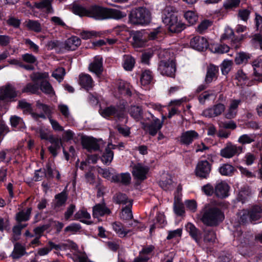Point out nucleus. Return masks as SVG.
Wrapping results in <instances>:
<instances>
[{
	"label": "nucleus",
	"mask_w": 262,
	"mask_h": 262,
	"mask_svg": "<svg viewBox=\"0 0 262 262\" xmlns=\"http://www.w3.org/2000/svg\"><path fill=\"white\" fill-rule=\"evenodd\" d=\"M18 107L21 109H24V113H30V112H31V111H33L32 108L31 107V104L23 100L19 101Z\"/></svg>",
	"instance_id": "nucleus-55"
},
{
	"label": "nucleus",
	"mask_w": 262,
	"mask_h": 262,
	"mask_svg": "<svg viewBox=\"0 0 262 262\" xmlns=\"http://www.w3.org/2000/svg\"><path fill=\"white\" fill-rule=\"evenodd\" d=\"M72 11L76 15L80 16H88L89 8L86 9L81 5L73 4L72 6Z\"/></svg>",
	"instance_id": "nucleus-29"
},
{
	"label": "nucleus",
	"mask_w": 262,
	"mask_h": 262,
	"mask_svg": "<svg viewBox=\"0 0 262 262\" xmlns=\"http://www.w3.org/2000/svg\"><path fill=\"white\" fill-rule=\"evenodd\" d=\"M61 145L62 142L60 140L56 143L52 144V145L48 147V149L53 157H56L57 155V150L60 149Z\"/></svg>",
	"instance_id": "nucleus-50"
},
{
	"label": "nucleus",
	"mask_w": 262,
	"mask_h": 262,
	"mask_svg": "<svg viewBox=\"0 0 262 262\" xmlns=\"http://www.w3.org/2000/svg\"><path fill=\"white\" fill-rule=\"evenodd\" d=\"M202 216L201 219L204 224L210 226H216L224 219L223 212L217 207L205 205L202 210Z\"/></svg>",
	"instance_id": "nucleus-2"
},
{
	"label": "nucleus",
	"mask_w": 262,
	"mask_h": 262,
	"mask_svg": "<svg viewBox=\"0 0 262 262\" xmlns=\"http://www.w3.org/2000/svg\"><path fill=\"white\" fill-rule=\"evenodd\" d=\"M212 165L207 160L199 161L195 167V174L200 179H207L211 171Z\"/></svg>",
	"instance_id": "nucleus-6"
},
{
	"label": "nucleus",
	"mask_w": 262,
	"mask_h": 262,
	"mask_svg": "<svg viewBox=\"0 0 262 262\" xmlns=\"http://www.w3.org/2000/svg\"><path fill=\"white\" fill-rule=\"evenodd\" d=\"M135 59L132 57H127L125 61L123 64L124 68L126 70H131L134 66Z\"/></svg>",
	"instance_id": "nucleus-56"
},
{
	"label": "nucleus",
	"mask_w": 262,
	"mask_h": 262,
	"mask_svg": "<svg viewBox=\"0 0 262 262\" xmlns=\"http://www.w3.org/2000/svg\"><path fill=\"white\" fill-rule=\"evenodd\" d=\"M143 35L141 32H136L133 36V45L135 47H141L144 44V41L142 38Z\"/></svg>",
	"instance_id": "nucleus-33"
},
{
	"label": "nucleus",
	"mask_w": 262,
	"mask_h": 262,
	"mask_svg": "<svg viewBox=\"0 0 262 262\" xmlns=\"http://www.w3.org/2000/svg\"><path fill=\"white\" fill-rule=\"evenodd\" d=\"M129 111L130 115L135 119L139 120L143 118V110L140 106H132Z\"/></svg>",
	"instance_id": "nucleus-32"
},
{
	"label": "nucleus",
	"mask_w": 262,
	"mask_h": 262,
	"mask_svg": "<svg viewBox=\"0 0 262 262\" xmlns=\"http://www.w3.org/2000/svg\"><path fill=\"white\" fill-rule=\"evenodd\" d=\"M76 219L82 218L89 219L90 218V214L85 210L82 209L76 212L74 215Z\"/></svg>",
	"instance_id": "nucleus-61"
},
{
	"label": "nucleus",
	"mask_w": 262,
	"mask_h": 262,
	"mask_svg": "<svg viewBox=\"0 0 262 262\" xmlns=\"http://www.w3.org/2000/svg\"><path fill=\"white\" fill-rule=\"evenodd\" d=\"M2 96L0 97V99L4 100L7 98H13L16 97V93L15 89L10 84H7L5 86L2 87Z\"/></svg>",
	"instance_id": "nucleus-17"
},
{
	"label": "nucleus",
	"mask_w": 262,
	"mask_h": 262,
	"mask_svg": "<svg viewBox=\"0 0 262 262\" xmlns=\"http://www.w3.org/2000/svg\"><path fill=\"white\" fill-rule=\"evenodd\" d=\"M81 45V39L77 36H72L61 43V48L70 51L75 50Z\"/></svg>",
	"instance_id": "nucleus-12"
},
{
	"label": "nucleus",
	"mask_w": 262,
	"mask_h": 262,
	"mask_svg": "<svg viewBox=\"0 0 262 262\" xmlns=\"http://www.w3.org/2000/svg\"><path fill=\"white\" fill-rule=\"evenodd\" d=\"M55 202L54 204V209H56L65 205L68 199V195L66 192L63 191L56 194L55 196Z\"/></svg>",
	"instance_id": "nucleus-24"
},
{
	"label": "nucleus",
	"mask_w": 262,
	"mask_h": 262,
	"mask_svg": "<svg viewBox=\"0 0 262 262\" xmlns=\"http://www.w3.org/2000/svg\"><path fill=\"white\" fill-rule=\"evenodd\" d=\"M32 8H36L38 9L44 10L47 13H50L52 11L51 3L49 0H42L39 2L34 3Z\"/></svg>",
	"instance_id": "nucleus-23"
},
{
	"label": "nucleus",
	"mask_w": 262,
	"mask_h": 262,
	"mask_svg": "<svg viewBox=\"0 0 262 262\" xmlns=\"http://www.w3.org/2000/svg\"><path fill=\"white\" fill-rule=\"evenodd\" d=\"M79 83L86 89L91 88L93 86V80L89 75H82L79 77Z\"/></svg>",
	"instance_id": "nucleus-30"
},
{
	"label": "nucleus",
	"mask_w": 262,
	"mask_h": 262,
	"mask_svg": "<svg viewBox=\"0 0 262 262\" xmlns=\"http://www.w3.org/2000/svg\"><path fill=\"white\" fill-rule=\"evenodd\" d=\"M163 125V121L160 119L156 118L149 123H143V128L145 130H148L149 134L152 136H155L161 128Z\"/></svg>",
	"instance_id": "nucleus-8"
},
{
	"label": "nucleus",
	"mask_w": 262,
	"mask_h": 262,
	"mask_svg": "<svg viewBox=\"0 0 262 262\" xmlns=\"http://www.w3.org/2000/svg\"><path fill=\"white\" fill-rule=\"evenodd\" d=\"M160 187L165 190H168L173 188L172 181L170 178L161 181L159 183Z\"/></svg>",
	"instance_id": "nucleus-49"
},
{
	"label": "nucleus",
	"mask_w": 262,
	"mask_h": 262,
	"mask_svg": "<svg viewBox=\"0 0 262 262\" xmlns=\"http://www.w3.org/2000/svg\"><path fill=\"white\" fill-rule=\"evenodd\" d=\"M115 145L112 144H108L107 147L105 148V151L101 157L102 161L105 164L110 163L114 157V153L111 150L112 148H114Z\"/></svg>",
	"instance_id": "nucleus-21"
},
{
	"label": "nucleus",
	"mask_w": 262,
	"mask_h": 262,
	"mask_svg": "<svg viewBox=\"0 0 262 262\" xmlns=\"http://www.w3.org/2000/svg\"><path fill=\"white\" fill-rule=\"evenodd\" d=\"M11 125L13 127H17L18 125H20L21 128L25 127V125L23 120L21 118L14 115L12 116L10 119Z\"/></svg>",
	"instance_id": "nucleus-40"
},
{
	"label": "nucleus",
	"mask_w": 262,
	"mask_h": 262,
	"mask_svg": "<svg viewBox=\"0 0 262 262\" xmlns=\"http://www.w3.org/2000/svg\"><path fill=\"white\" fill-rule=\"evenodd\" d=\"M182 233V229H178L175 230L170 231L167 237V239H171L177 236H181Z\"/></svg>",
	"instance_id": "nucleus-64"
},
{
	"label": "nucleus",
	"mask_w": 262,
	"mask_h": 262,
	"mask_svg": "<svg viewBox=\"0 0 262 262\" xmlns=\"http://www.w3.org/2000/svg\"><path fill=\"white\" fill-rule=\"evenodd\" d=\"M202 190L207 196H211L214 193V187L210 183L203 186L202 187Z\"/></svg>",
	"instance_id": "nucleus-54"
},
{
	"label": "nucleus",
	"mask_w": 262,
	"mask_h": 262,
	"mask_svg": "<svg viewBox=\"0 0 262 262\" xmlns=\"http://www.w3.org/2000/svg\"><path fill=\"white\" fill-rule=\"evenodd\" d=\"M25 247L19 243H15L14 245V249L10 255L13 259H18L26 254Z\"/></svg>",
	"instance_id": "nucleus-19"
},
{
	"label": "nucleus",
	"mask_w": 262,
	"mask_h": 262,
	"mask_svg": "<svg viewBox=\"0 0 262 262\" xmlns=\"http://www.w3.org/2000/svg\"><path fill=\"white\" fill-rule=\"evenodd\" d=\"M32 211L31 208H28L26 212L22 210L16 214L15 220L20 223L21 222H26L29 220L30 215Z\"/></svg>",
	"instance_id": "nucleus-28"
},
{
	"label": "nucleus",
	"mask_w": 262,
	"mask_h": 262,
	"mask_svg": "<svg viewBox=\"0 0 262 262\" xmlns=\"http://www.w3.org/2000/svg\"><path fill=\"white\" fill-rule=\"evenodd\" d=\"M23 60L27 63L32 64L37 61L36 58L31 54L26 53L22 55Z\"/></svg>",
	"instance_id": "nucleus-59"
},
{
	"label": "nucleus",
	"mask_w": 262,
	"mask_h": 262,
	"mask_svg": "<svg viewBox=\"0 0 262 262\" xmlns=\"http://www.w3.org/2000/svg\"><path fill=\"white\" fill-rule=\"evenodd\" d=\"M163 22L172 33H179L185 28V24L178 21V16L171 7H167L163 11Z\"/></svg>",
	"instance_id": "nucleus-3"
},
{
	"label": "nucleus",
	"mask_w": 262,
	"mask_h": 262,
	"mask_svg": "<svg viewBox=\"0 0 262 262\" xmlns=\"http://www.w3.org/2000/svg\"><path fill=\"white\" fill-rule=\"evenodd\" d=\"M129 21L134 25H147L151 19L149 11L144 7L133 9L128 15Z\"/></svg>",
	"instance_id": "nucleus-4"
},
{
	"label": "nucleus",
	"mask_w": 262,
	"mask_h": 262,
	"mask_svg": "<svg viewBox=\"0 0 262 262\" xmlns=\"http://www.w3.org/2000/svg\"><path fill=\"white\" fill-rule=\"evenodd\" d=\"M117 111V107L110 106L105 108L102 112V115L104 117H109L111 116H115Z\"/></svg>",
	"instance_id": "nucleus-52"
},
{
	"label": "nucleus",
	"mask_w": 262,
	"mask_h": 262,
	"mask_svg": "<svg viewBox=\"0 0 262 262\" xmlns=\"http://www.w3.org/2000/svg\"><path fill=\"white\" fill-rule=\"evenodd\" d=\"M225 109V106L222 103L214 105L212 108H209L204 110L203 115L205 117L212 118L220 115Z\"/></svg>",
	"instance_id": "nucleus-11"
},
{
	"label": "nucleus",
	"mask_w": 262,
	"mask_h": 262,
	"mask_svg": "<svg viewBox=\"0 0 262 262\" xmlns=\"http://www.w3.org/2000/svg\"><path fill=\"white\" fill-rule=\"evenodd\" d=\"M81 142L82 146L89 151H96L99 149V145L97 143V140L94 138L83 137Z\"/></svg>",
	"instance_id": "nucleus-14"
},
{
	"label": "nucleus",
	"mask_w": 262,
	"mask_h": 262,
	"mask_svg": "<svg viewBox=\"0 0 262 262\" xmlns=\"http://www.w3.org/2000/svg\"><path fill=\"white\" fill-rule=\"evenodd\" d=\"M89 69L97 75L100 74L103 70L102 59L95 57L94 61L90 64Z\"/></svg>",
	"instance_id": "nucleus-20"
},
{
	"label": "nucleus",
	"mask_w": 262,
	"mask_h": 262,
	"mask_svg": "<svg viewBox=\"0 0 262 262\" xmlns=\"http://www.w3.org/2000/svg\"><path fill=\"white\" fill-rule=\"evenodd\" d=\"M235 170L232 165L224 164L219 168V172L223 176H230L233 173Z\"/></svg>",
	"instance_id": "nucleus-34"
},
{
	"label": "nucleus",
	"mask_w": 262,
	"mask_h": 262,
	"mask_svg": "<svg viewBox=\"0 0 262 262\" xmlns=\"http://www.w3.org/2000/svg\"><path fill=\"white\" fill-rule=\"evenodd\" d=\"M241 3V0H226L224 4V7L226 10L232 9L238 7Z\"/></svg>",
	"instance_id": "nucleus-45"
},
{
	"label": "nucleus",
	"mask_w": 262,
	"mask_h": 262,
	"mask_svg": "<svg viewBox=\"0 0 262 262\" xmlns=\"http://www.w3.org/2000/svg\"><path fill=\"white\" fill-rule=\"evenodd\" d=\"M112 179L115 182H120L123 185L127 186L130 183L131 177L128 173H122L113 176Z\"/></svg>",
	"instance_id": "nucleus-22"
},
{
	"label": "nucleus",
	"mask_w": 262,
	"mask_h": 262,
	"mask_svg": "<svg viewBox=\"0 0 262 262\" xmlns=\"http://www.w3.org/2000/svg\"><path fill=\"white\" fill-rule=\"evenodd\" d=\"M186 230L189 233L191 237L200 245L202 237V233L200 230L196 228L194 225L188 223L186 225Z\"/></svg>",
	"instance_id": "nucleus-16"
},
{
	"label": "nucleus",
	"mask_w": 262,
	"mask_h": 262,
	"mask_svg": "<svg viewBox=\"0 0 262 262\" xmlns=\"http://www.w3.org/2000/svg\"><path fill=\"white\" fill-rule=\"evenodd\" d=\"M184 16L190 25L195 24L198 20V16L192 11L186 12Z\"/></svg>",
	"instance_id": "nucleus-36"
},
{
	"label": "nucleus",
	"mask_w": 262,
	"mask_h": 262,
	"mask_svg": "<svg viewBox=\"0 0 262 262\" xmlns=\"http://www.w3.org/2000/svg\"><path fill=\"white\" fill-rule=\"evenodd\" d=\"M113 229L120 236H125L130 230H125L123 225L119 222H115L113 224Z\"/></svg>",
	"instance_id": "nucleus-39"
},
{
	"label": "nucleus",
	"mask_w": 262,
	"mask_h": 262,
	"mask_svg": "<svg viewBox=\"0 0 262 262\" xmlns=\"http://www.w3.org/2000/svg\"><path fill=\"white\" fill-rule=\"evenodd\" d=\"M158 70L162 75L173 78L176 71V63L173 60H161Z\"/></svg>",
	"instance_id": "nucleus-5"
},
{
	"label": "nucleus",
	"mask_w": 262,
	"mask_h": 262,
	"mask_svg": "<svg viewBox=\"0 0 262 262\" xmlns=\"http://www.w3.org/2000/svg\"><path fill=\"white\" fill-rule=\"evenodd\" d=\"M40 89L42 92L48 95H54L55 92H54L53 89L49 83V81L46 80H43L41 81L40 85H39Z\"/></svg>",
	"instance_id": "nucleus-31"
},
{
	"label": "nucleus",
	"mask_w": 262,
	"mask_h": 262,
	"mask_svg": "<svg viewBox=\"0 0 262 262\" xmlns=\"http://www.w3.org/2000/svg\"><path fill=\"white\" fill-rule=\"evenodd\" d=\"M148 170L147 167L143 166L141 164L138 163L133 167V175L140 180H144L146 179V175Z\"/></svg>",
	"instance_id": "nucleus-15"
},
{
	"label": "nucleus",
	"mask_w": 262,
	"mask_h": 262,
	"mask_svg": "<svg viewBox=\"0 0 262 262\" xmlns=\"http://www.w3.org/2000/svg\"><path fill=\"white\" fill-rule=\"evenodd\" d=\"M216 239V234L213 230L205 229L204 230V241L206 243L212 244Z\"/></svg>",
	"instance_id": "nucleus-27"
},
{
	"label": "nucleus",
	"mask_w": 262,
	"mask_h": 262,
	"mask_svg": "<svg viewBox=\"0 0 262 262\" xmlns=\"http://www.w3.org/2000/svg\"><path fill=\"white\" fill-rule=\"evenodd\" d=\"M250 58L249 55L245 52H239L235 58V62L236 64L246 63Z\"/></svg>",
	"instance_id": "nucleus-37"
},
{
	"label": "nucleus",
	"mask_w": 262,
	"mask_h": 262,
	"mask_svg": "<svg viewBox=\"0 0 262 262\" xmlns=\"http://www.w3.org/2000/svg\"><path fill=\"white\" fill-rule=\"evenodd\" d=\"M230 48L226 45H220L214 48V53L218 54H223L227 53L229 51Z\"/></svg>",
	"instance_id": "nucleus-60"
},
{
	"label": "nucleus",
	"mask_w": 262,
	"mask_h": 262,
	"mask_svg": "<svg viewBox=\"0 0 262 262\" xmlns=\"http://www.w3.org/2000/svg\"><path fill=\"white\" fill-rule=\"evenodd\" d=\"M229 186L225 182L217 183L214 187V194L220 199H224L229 195Z\"/></svg>",
	"instance_id": "nucleus-10"
},
{
	"label": "nucleus",
	"mask_w": 262,
	"mask_h": 262,
	"mask_svg": "<svg viewBox=\"0 0 262 262\" xmlns=\"http://www.w3.org/2000/svg\"><path fill=\"white\" fill-rule=\"evenodd\" d=\"M235 79L239 83L238 84H242L248 80V78L242 70H238L235 74Z\"/></svg>",
	"instance_id": "nucleus-44"
},
{
	"label": "nucleus",
	"mask_w": 262,
	"mask_h": 262,
	"mask_svg": "<svg viewBox=\"0 0 262 262\" xmlns=\"http://www.w3.org/2000/svg\"><path fill=\"white\" fill-rule=\"evenodd\" d=\"M81 226L80 225L77 224H72L70 225L67 226L64 229L65 232H71L72 233H76L80 230Z\"/></svg>",
	"instance_id": "nucleus-62"
},
{
	"label": "nucleus",
	"mask_w": 262,
	"mask_h": 262,
	"mask_svg": "<svg viewBox=\"0 0 262 262\" xmlns=\"http://www.w3.org/2000/svg\"><path fill=\"white\" fill-rule=\"evenodd\" d=\"M27 26L29 28L36 32H40L41 30L40 24L36 21L30 20Z\"/></svg>",
	"instance_id": "nucleus-51"
},
{
	"label": "nucleus",
	"mask_w": 262,
	"mask_h": 262,
	"mask_svg": "<svg viewBox=\"0 0 262 262\" xmlns=\"http://www.w3.org/2000/svg\"><path fill=\"white\" fill-rule=\"evenodd\" d=\"M111 211L106 208L105 205L98 204L93 207V216L98 217L99 216H103L105 214H109Z\"/></svg>",
	"instance_id": "nucleus-25"
},
{
	"label": "nucleus",
	"mask_w": 262,
	"mask_h": 262,
	"mask_svg": "<svg viewBox=\"0 0 262 262\" xmlns=\"http://www.w3.org/2000/svg\"><path fill=\"white\" fill-rule=\"evenodd\" d=\"M98 33L95 31H83L80 33V36L83 39H88L92 36H97Z\"/></svg>",
	"instance_id": "nucleus-63"
},
{
	"label": "nucleus",
	"mask_w": 262,
	"mask_h": 262,
	"mask_svg": "<svg viewBox=\"0 0 262 262\" xmlns=\"http://www.w3.org/2000/svg\"><path fill=\"white\" fill-rule=\"evenodd\" d=\"M252 221H256L261 217L262 208L258 205L253 206L248 210Z\"/></svg>",
	"instance_id": "nucleus-26"
},
{
	"label": "nucleus",
	"mask_w": 262,
	"mask_h": 262,
	"mask_svg": "<svg viewBox=\"0 0 262 262\" xmlns=\"http://www.w3.org/2000/svg\"><path fill=\"white\" fill-rule=\"evenodd\" d=\"M114 202L117 204H126L127 203L128 198L125 194L119 192L113 197Z\"/></svg>",
	"instance_id": "nucleus-43"
},
{
	"label": "nucleus",
	"mask_w": 262,
	"mask_h": 262,
	"mask_svg": "<svg viewBox=\"0 0 262 262\" xmlns=\"http://www.w3.org/2000/svg\"><path fill=\"white\" fill-rule=\"evenodd\" d=\"M190 46L198 51H203L208 47V42L207 39L200 36L193 37L190 42Z\"/></svg>",
	"instance_id": "nucleus-9"
},
{
	"label": "nucleus",
	"mask_w": 262,
	"mask_h": 262,
	"mask_svg": "<svg viewBox=\"0 0 262 262\" xmlns=\"http://www.w3.org/2000/svg\"><path fill=\"white\" fill-rule=\"evenodd\" d=\"M7 24L15 28H19L20 24V20L13 16H10L6 21Z\"/></svg>",
	"instance_id": "nucleus-58"
},
{
	"label": "nucleus",
	"mask_w": 262,
	"mask_h": 262,
	"mask_svg": "<svg viewBox=\"0 0 262 262\" xmlns=\"http://www.w3.org/2000/svg\"><path fill=\"white\" fill-rule=\"evenodd\" d=\"M118 90L121 94L128 96H131L132 92L127 85L124 83H120L118 86Z\"/></svg>",
	"instance_id": "nucleus-57"
},
{
	"label": "nucleus",
	"mask_w": 262,
	"mask_h": 262,
	"mask_svg": "<svg viewBox=\"0 0 262 262\" xmlns=\"http://www.w3.org/2000/svg\"><path fill=\"white\" fill-rule=\"evenodd\" d=\"M219 72V68L213 64H210L207 67V74L205 81L206 83L211 82L214 78H217V74Z\"/></svg>",
	"instance_id": "nucleus-18"
},
{
	"label": "nucleus",
	"mask_w": 262,
	"mask_h": 262,
	"mask_svg": "<svg viewBox=\"0 0 262 262\" xmlns=\"http://www.w3.org/2000/svg\"><path fill=\"white\" fill-rule=\"evenodd\" d=\"M42 174L48 179H52L54 177L51 163H48L46 164V168L43 169Z\"/></svg>",
	"instance_id": "nucleus-53"
},
{
	"label": "nucleus",
	"mask_w": 262,
	"mask_h": 262,
	"mask_svg": "<svg viewBox=\"0 0 262 262\" xmlns=\"http://www.w3.org/2000/svg\"><path fill=\"white\" fill-rule=\"evenodd\" d=\"M212 24V21L208 19H204L203 20L198 26L197 31L200 33H203L209 27L211 26Z\"/></svg>",
	"instance_id": "nucleus-47"
},
{
	"label": "nucleus",
	"mask_w": 262,
	"mask_h": 262,
	"mask_svg": "<svg viewBox=\"0 0 262 262\" xmlns=\"http://www.w3.org/2000/svg\"><path fill=\"white\" fill-rule=\"evenodd\" d=\"M153 76L151 72L149 70H145L141 74L140 81L142 85L148 84L152 79Z\"/></svg>",
	"instance_id": "nucleus-35"
},
{
	"label": "nucleus",
	"mask_w": 262,
	"mask_h": 262,
	"mask_svg": "<svg viewBox=\"0 0 262 262\" xmlns=\"http://www.w3.org/2000/svg\"><path fill=\"white\" fill-rule=\"evenodd\" d=\"M199 138V134L195 130H188L182 134L180 137V142L185 145H189Z\"/></svg>",
	"instance_id": "nucleus-13"
},
{
	"label": "nucleus",
	"mask_w": 262,
	"mask_h": 262,
	"mask_svg": "<svg viewBox=\"0 0 262 262\" xmlns=\"http://www.w3.org/2000/svg\"><path fill=\"white\" fill-rule=\"evenodd\" d=\"M126 15L125 12L119 10L105 8L96 5H92L89 8L88 17L96 19H119L126 17Z\"/></svg>",
	"instance_id": "nucleus-1"
},
{
	"label": "nucleus",
	"mask_w": 262,
	"mask_h": 262,
	"mask_svg": "<svg viewBox=\"0 0 262 262\" xmlns=\"http://www.w3.org/2000/svg\"><path fill=\"white\" fill-rule=\"evenodd\" d=\"M240 219L239 222L240 224H246L252 222L248 210H243L239 212Z\"/></svg>",
	"instance_id": "nucleus-42"
},
{
	"label": "nucleus",
	"mask_w": 262,
	"mask_h": 262,
	"mask_svg": "<svg viewBox=\"0 0 262 262\" xmlns=\"http://www.w3.org/2000/svg\"><path fill=\"white\" fill-rule=\"evenodd\" d=\"M65 74V69L63 68H58L53 72L52 76L60 82L63 79Z\"/></svg>",
	"instance_id": "nucleus-46"
},
{
	"label": "nucleus",
	"mask_w": 262,
	"mask_h": 262,
	"mask_svg": "<svg viewBox=\"0 0 262 262\" xmlns=\"http://www.w3.org/2000/svg\"><path fill=\"white\" fill-rule=\"evenodd\" d=\"M39 86L38 83H29L23 89V93H31L32 94H36L38 91Z\"/></svg>",
	"instance_id": "nucleus-41"
},
{
	"label": "nucleus",
	"mask_w": 262,
	"mask_h": 262,
	"mask_svg": "<svg viewBox=\"0 0 262 262\" xmlns=\"http://www.w3.org/2000/svg\"><path fill=\"white\" fill-rule=\"evenodd\" d=\"M242 146H237L231 142H228L226 146L221 150L220 155L225 158H231L235 155H238L242 152Z\"/></svg>",
	"instance_id": "nucleus-7"
},
{
	"label": "nucleus",
	"mask_w": 262,
	"mask_h": 262,
	"mask_svg": "<svg viewBox=\"0 0 262 262\" xmlns=\"http://www.w3.org/2000/svg\"><path fill=\"white\" fill-rule=\"evenodd\" d=\"M232 64V60H224L221 65V70L223 74H227L230 71Z\"/></svg>",
	"instance_id": "nucleus-48"
},
{
	"label": "nucleus",
	"mask_w": 262,
	"mask_h": 262,
	"mask_svg": "<svg viewBox=\"0 0 262 262\" xmlns=\"http://www.w3.org/2000/svg\"><path fill=\"white\" fill-rule=\"evenodd\" d=\"M129 204L127 205L124 208H123L122 210V214L121 215V217L123 220H129L133 217V215L132 213V210L130 208L132 206V201H129Z\"/></svg>",
	"instance_id": "nucleus-38"
}]
</instances>
